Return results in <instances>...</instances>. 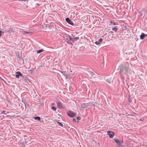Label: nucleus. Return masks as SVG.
Here are the masks:
<instances>
[{"mask_svg": "<svg viewBox=\"0 0 147 147\" xmlns=\"http://www.w3.org/2000/svg\"><path fill=\"white\" fill-rule=\"evenodd\" d=\"M65 20L69 24L74 26V24L73 23V22L71 20L69 19V18H66Z\"/></svg>", "mask_w": 147, "mask_h": 147, "instance_id": "20e7f679", "label": "nucleus"}, {"mask_svg": "<svg viewBox=\"0 0 147 147\" xmlns=\"http://www.w3.org/2000/svg\"><path fill=\"white\" fill-rule=\"evenodd\" d=\"M9 113V112L8 111L4 110H3L1 112L2 114H5L7 113Z\"/></svg>", "mask_w": 147, "mask_h": 147, "instance_id": "ddd939ff", "label": "nucleus"}, {"mask_svg": "<svg viewBox=\"0 0 147 147\" xmlns=\"http://www.w3.org/2000/svg\"><path fill=\"white\" fill-rule=\"evenodd\" d=\"M110 23L111 24V23H112L113 22L112 21H110Z\"/></svg>", "mask_w": 147, "mask_h": 147, "instance_id": "2f4dec72", "label": "nucleus"}, {"mask_svg": "<svg viewBox=\"0 0 147 147\" xmlns=\"http://www.w3.org/2000/svg\"><path fill=\"white\" fill-rule=\"evenodd\" d=\"M118 147H123V146L122 145H118Z\"/></svg>", "mask_w": 147, "mask_h": 147, "instance_id": "a878e982", "label": "nucleus"}, {"mask_svg": "<svg viewBox=\"0 0 147 147\" xmlns=\"http://www.w3.org/2000/svg\"><path fill=\"white\" fill-rule=\"evenodd\" d=\"M110 32H111V33H113V32H112V31H111Z\"/></svg>", "mask_w": 147, "mask_h": 147, "instance_id": "473e14b6", "label": "nucleus"}, {"mask_svg": "<svg viewBox=\"0 0 147 147\" xmlns=\"http://www.w3.org/2000/svg\"><path fill=\"white\" fill-rule=\"evenodd\" d=\"M147 36V34H144V33H142L140 35V38L141 39H143L146 36Z\"/></svg>", "mask_w": 147, "mask_h": 147, "instance_id": "0eeeda50", "label": "nucleus"}, {"mask_svg": "<svg viewBox=\"0 0 147 147\" xmlns=\"http://www.w3.org/2000/svg\"><path fill=\"white\" fill-rule=\"evenodd\" d=\"M63 75L65 76L67 79H70L71 78V75L69 74H63Z\"/></svg>", "mask_w": 147, "mask_h": 147, "instance_id": "6e6552de", "label": "nucleus"}, {"mask_svg": "<svg viewBox=\"0 0 147 147\" xmlns=\"http://www.w3.org/2000/svg\"><path fill=\"white\" fill-rule=\"evenodd\" d=\"M67 37V39L68 40L71 41L72 40V38L70 35H68Z\"/></svg>", "mask_w": 147, "mask_h": 147, "instance_id": "9b49d317", "label": "nucleus"}, {"mask_svg": "<svg viewBox=\"0 0 147 147\" xmlns=\"http://www.w3.org/2000/svg\"><path fill=\"white\" fill-rule=\"evenodd\" d=\"M2 32L1 31H0V36H1L2 35Z\"/></svg>", "mask_w": 147, "mask_h": 147, "instance_id": "c756f323", "label": "nucleus"}, {"mask_svg": "<svg viewBox=\"0 0 147 147\" xmlns=\"http://www.w3.org/2000/svg\"><path fill=\"white\" fill-rule=\"evenodd\" d=\"M51 108L54 111H55L56 109V108L54 106L52 107Z\"/></svg>", "mask_w": 147, "mask_h": 147, "instance_id": "aec40b11", "label": "nucleus"}, {"mask_svg": "<svg viewBox=\"0 0 147 147\" xmlns=\"http://www.w3.org/2000/svg\"><path fill=\"white\" fill-rule=\"evenodd\" d=\"M128 65V66L123 65L121 67L120 70L119 72H122L124 71L125 73H127L128 72V70L129 69Z\"/></svg>", "mask_w": 147, "mask_h": 147, "instance_id": "f257e3e1", "label": "nucleus"}, {"mask_svg": "<svg viewBox=\"0 0 147 147\" xmlns=\"http://www.w3.org/2000/svg\"><path fill=\"white\" fill-rule=\"evenodd\" d=\"M95 44L96 45H98L100 44V42H99L98 41H96L95 42Z\"/></svg>", "mask_w": 147, "mask_h": 147, "instance_id": "b1692460", "label": "nucleus"}, {"mask_svg": "<svg viewBox=\"0 0 147 147\" xmlns=\"http://www.w3.org/2000/svg\"><path fill=\"white\" fill-rule=\"evenodd\" d=\"M113 25H116V24L115 23H113Z\"/></svg>", "mask_w": 147, "mask_h": 147, "instance_id": "7c9ffc66", "label": "nucleus"}, {"mask_svg": "<svg viewBox=\"0 0 147 147\" xmlns=\"http://www.w3.org/2000/svg\"><path fill=\"white\" fill-rule=\"evenodd\" d=\"M114 140L116 143L118 144V145H119L120 144H121L120 142L117 139H115Z\"/></svg>", "mask_w": 147, "mask_h": 147, "instance_id": "9d476101", "label": "nucleus"}, {"mask_svg": "<svg viewBox=\"0 0 147 147\" xmlns=\"http://www.w3.org/2000/svg\"><path fill=\"white\" fill-rule=\"evenodd\" d=\"M57 106L58 108L59 109H62L63 108V106L62 103L60 102H57Z\"/></svg>", "mask_w": 147, "mask_h": 147, "instance_id": "423d86ee", "label": "nucleus"}, {"mask_svg": "<svg viewBox=\"0 0 147 147\" xmlns=\"http://www.w3.org/2000/svg\"><path fill=\"white\" fill-rule=\"evenodd\" d=\"M120 35V34H117V37H118Z\"/></svg>", "mask_w": 147, "mask_h": 147, "instance_id": "c85d7f7f", "label": "nucleus"}, {"mask_svg": "<svg viewBox=\"0 0 147 147\" xmlns=\"http://www.w3.org/2000/svg\"><path fill=\"white\" fill-rule=\"evenodd\" d=\"M90 74L94 78L96 77V75L94 74L93 72H91Z\"/></svg>", "mask_w": 147, "mask_h": 147, "instance_id": "f8f14e48", "label": "nucleus"}, {"mask_svg": "<svg viewBox=\"0 0 147 147\" xmlns=\"http://www.w3.org/2000/svg\"><path fill=\"white\" fill-rule=\"evenodd\" d=\"M2 32V33H7V32H8V30H3L1 31Z\"/></svg>", "mask_w": 147, "mask_h": 147, "instance_id": "dca6fc26", "label": "nucleus"}, {"mask_svg": "<svg viewBox=\"0 0 147 147\" xmlns=\"http://www.w3.org/2000/svg\"><path fill=\"white\" fill-rule=\"evenodd\" d=\"M79 38H78V37H76L74 38H72V40H71V41L74 43L76 42L78 39Z\"/></svg>", "mask_w": 147, "mask_h": 147, "instance_id": "1a4fd4ad", "label": "nucleus"}, {"mask_svg": "<svg viewBox=\"0 0 147 147\" xmlns=\"http://www.w3.org/2000/svg\"><path fill=\"white\" fill-rule=\"evenodd\" d=\"M11 30L12 32H14L15 31V29L14 27H12L11 28Z\"/></svg>", "mask_w": 147, "mask_h": 147, "instance_id": "412c9836", "label": "nucleus"}, {"mask_svg": "<svg viewBox=\"0 0 147 147\" xmlns=\"http://www.w3.org/2000/svg\"><path fill=\"white\" fill-rule=\"evenodd\" d=\"M73 121L74 122H76V119H74V118H73Z\"/></svg>", "mask_w": 147, "mask_h": 147, "instance_id": "cd10ccee", "label": "nucleus"}, {"mask_svg": "<svg viewBox=\"0 0 147 147\" xmlns=\"http://www.w3.org/2000/svg\"><path fill=\"white\" fill-rule=\"evenodd\" d=\"M23 32L25 33L28 34H31L32 33L31 32H27L26 31H24Z\"/></svg>", "mask_w": 147, "mask_h": 147, "instance_id": "f3484780", "label": "nucleus"}, {"mask_svg": "<svg viewBox=\"0 0 147 147\" xmlns=\"http://www.w3.org/2000/svg\"><path fill=\"white\" fill-rule=\"evenodd\" d=\"M57 123L59 124L60 126L63 127V125L62 123H60V122L57 121Z\"/></svg>", "mask_w": 147, "mask_h": 147, "instance_id": "6ab92c4d", "label": "nucleus"}, {"mask_svg": "<svg viewBox=\"0 0 147 147\" xmlns=\"http://www.w3.org/2000/svg\"><path fill=\"white\" fill-rule=\"evenodd\" d=\"M112 30H113L115 31H116L117 30L118 28L116 27H114V28H112Z\"/></svg>", "mask_w": 147, "mask_h": 147, "instance_id": "a211bd4d", "label": "nucleus"}, {"mask_svg": "<svg viewBox=\"0 0 147 147\" xmlns=\"http://www.w3.org/2000/svg\"><path fill=\"white\" fill-rule=\"evenodd\" d=\"M34 119L35 120H39V121H40L41 119L39 117H34Z\"/></svg>", "mask_w": 147, "mask_h": 147, "instance_id": "2eb2a0df", "label": "nucleus"}, {"mask_svg": "<svg viewBox=\"0 0 147 147\" xmlns=\"http://www.w3.org/2000/svg\"><path fill=\"white\" fill-rule=\"evenodd\" d=\"M44 51V50L42 49L37 51L36 52L37 53H40Z\"/></svg>", "mask_w": 147, "mask_h": 147, "instance_id": "4468645a", "label": "nucleus"}, {"mask_svg": "<svg viewBox=\"0 0 147 147\" xmlns=\"http://www.w3.org/2000/svg\"><path fill=\"white\" fill-rule=\"evenodd\" d=\"M107 134L110 138H112L115 135V133L113 132L110 131H107Z\"/></svg>", "mask_w": 147, "mask_h": 147, "instance_id": "7ed1b4c3", "label": "nucleus"}, {"mask_svg": "<svg viewBox=\"0 0 147 147\" xmlns=\"http://www.w3.org/2000/svg\"><path fill=\"white\" fill-rule=\"evenodd\" d=\"M102 41V39L101 38H100L98 40V41L99 42H100V44L101 43Z\"/></svg>", "mask_w": 147, "mask_h": 147, "instance_id": "5701e85b", "label": "nucleus"}, {"mask_svg": "<svg viewBox=\"0 0 147 147\" xmlns=\"http://www.w3.org/2000/svg\"><path fill=\"white\" fill-rule=\"evenodd\" d=\"M19 1H27L28 0H18Z\"/></svg>", "mask_w": 147, "mask_h": 147, "instance_id": "bb28decb", "label": "nucleus"}, {"mask_svg": "<svg viewBox=\"0 0 147 147\" xmlns=\"http://www.w3.org/2000/svg\"><path fill=\"white\" fill-rule=\"evenodd\" d=\"M67 115L70 117H73L76 115V113L71 111H69L67 113Z\"/></svg>", "mask_w": 147, "mask_h": 147, "instance_id": "f03ea898", "label": "nucleus"}, {"mask_svg": "<svg viewBox=\"0 0 147 147\" xmlns=\"http://www.w3.org/2000/svg\"><path fill=\"white\" fill-rule=\"evenodd\" d=\"M85 105V104H84L83 105H82L81 106V107L82 108H85L86 107Z\"/></svg>", "mask_w": 147, "mask_h": 147, "instance_id": "4be33fe9", "label": "nucleus"}, {"mask_svg": "<svg viewBox=\"0 0 147 147\" xmlns=\"http://www.w3.org/2000/svg\"><path fill=\"white\" fill-rule=\"evenodd\" d=\"M23 76L22 74L20 71H18L16 72V77L17 78H19L20 76Z\"/></svg>", "mask_w": 147, "mask_h": 147, "instance_id": "39448f33", "label": "nucleus"}, {"mask_svg": "<svg viewBox=\"0 0 147 147\" xmlns=\"http://www.w3.org/2000/svg\"><path fill=\"white\" fill-rule=\"evenodd\" d=\"M76 119L78 121H79L80 119V117H77Z\"/></svg>", "mask_w": 147, "mask_h": 147, "instance_id": "393cba45", "label": "nucleus"}]
</instances>
